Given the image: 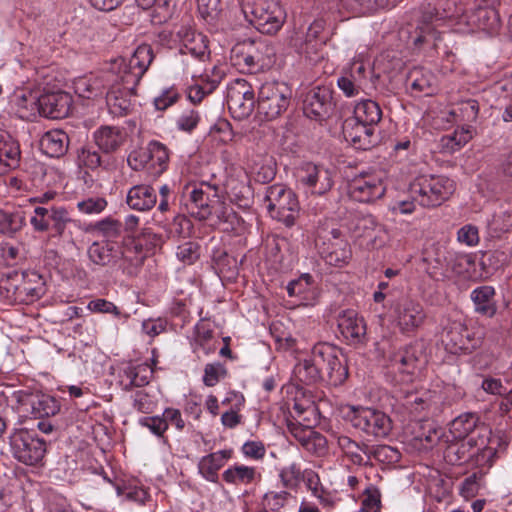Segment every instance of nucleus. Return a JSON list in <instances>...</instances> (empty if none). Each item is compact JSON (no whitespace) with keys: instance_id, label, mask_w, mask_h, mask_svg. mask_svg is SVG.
I'll use <instances>...</instances> for the list:
<instances>
[{"instance_id":"obj_47","label":"nucleus","mask_w":512,"mask_h":512,"mask_svg":"<svg viewBox=\"0 0 512 512\" xmlns=\"http://www.w3.org/2000/svg\"><path fill=\"white\" fill-rule=\"evenodd\" d=\"M446 261V270H450L456 275H462L474 263L471 255L459 252H449Z\"/></svg>"},{"instance_id":"obj_12","label":"nucleus","mask_w":512,"mask_h":512,"mask_svg":"<svg viewBox=\"0 0 512 512\" xmlns=\"http://www.w3.org/2000/svg\"><path fill=\"white\" fill-rule=\"evenodd\" d=\"M227 104L234 118L245 119L251 115L255 106L252 86L244 79H236L227 89Z\"/></svg>"},{"instance_id":"obj_34","label":"nucleus","mask_w":512,"mask_h":512,"mask_svg":"<svg viewBox=\"0 0 512 512\" xmlns=\"http://www.w3.org/2000/svg\"><path fill=\"white\" fill-rule=\"evenodd\" d=\"M418 14V29H420L421 33H430L434 22L440 21L448 16L445 9L442 8L441 2L422 4Z\"/></svg>"},{"instance_id":"obj_5","label":"nucleus","mask_w":512,"mask_h":512,"mask_svg":"<svg viewBox=\"0 0 512 512\" xmlns=\"http://www.w3.org/2000/svg\"><path fill=\"white\" fill-rule=\"evenodd\" d=\"M266 201L270 215L283 222L286 226H292L299 215V202L296 194L282 184H274L267 189Z\"/></svg>"},{"instance_id":"obj_3","label":"nucleus","mask_w":512,"mask_h":512,"mask_svg":"<svg viewBox=\"0 0 512 512\" xmlns=\"http://www.w3.org/2000/svg\"><path fill=\"white\" fill-rule=\"evenodd\" d=\"M153 50L150 45L142 44L136 48L133 55L126 60L119 57L108 64V75L125 80L129 86L138 85L144 73L153 60Z\"/></svg>"},{"instance_id":"obj_62","label":"nucleus","mask_w":512,"mask_h":512,"mask_svg":"<svg viewBox=\"0 0 512 512\" xmlns=\"http://www.w3.org/2000/svg\"><path fill=\"white\" fill-rule=\"evenodd\" d=\"M96 229L107 238H115L120 234L121 224L116 220L107 218L98 222Z\"/></svg>"},{"instance_id":"obj_57","label":"nucleus","mask_w":512,"mask_h":512,"mask_svg":"<svg viewBox=\"0 0 512 512\" xmlns=\"http://www.w3.org/2000/svg\"><path fill=\"white\" fill-rule=\"evenodd\" d=\"M481 477V474L473 473L463 481L460 488V494L465 499H471L478 494L480 488L479 481Z\"/></svg>"},{"instance_id":"obj_53","label":"nucleus","mask_w":512,"mask_h":512,"mask_svg":"<svg viewBox=\"0 0 512 512\" xmlns=\"http://www.w3.org/2000/svg\"><path fill=\"white\" fill-rule=\"evenodd\" d=\"M361 507L366 508L371 512H380L381 493L378 488L370 486L364 491V498L362 500Z\"/></svg>"},{"instance_id":"obj_21","label":"nucleus","mask_w":512,"mask_h":512,"mask_svg":"<svg viewBox=\"0 0 512 512\" xmlns=\"http://www.w3.org/2000/svg\"><path fill=\"white\" fill-rule=\"evenodd\" d=\"M113 77L108 75V67L98 74H89L74 81V90L82 98L92 99L103 94L107 84H111Z\"/></svg>"},{"instance_id":"obj_1","label":"nucleus","mask_w":512,"mask_h":512,"mask_svg":"<svg viewBox=\"0 0 512 512\" xmlns=\"http://www.w3.org/2000/svg\"><path fill=\"white\" fill-rule=\"evenodd\" d=\"M246 20L265 34L276 33L286 19V13L275 0H239Z\"/></svg>"},{"instance_id":"obj_4","label":"nucleus","mask_w":512,"mask_h":512,"mask_svg":"<svg viewBox=\"0 0 512 512\" xmlns=\"http://www.w3.org/2000/svg\"><path fill=\"white\" fill-rule=\"evenodd\" d=\"M345 418L354 428L376 438L386 437L392 429L388 415L369 407L348 406Z\"/></svg>"},{"instance_id":"obj_39","label":"nucleus","mask_w":512,"mask_h":512,"mask_svg":"<svg viewBox=\"0 0 512 512\" xmlns=\"http://www.w3.org/2000/svg\"><path fill=\"white\" fill-rule=\"evenodd\" d=\"M408 79L413 90L425 95H431L436 88V78L433 73L422 68L411 70Z\"/></svg>"},{"instance_id":"obj_6","label":"nucleus","mask_w":512,"mask_h":512,"mask_svg":"<svg viewBox=\"0 0 512 512\" xmlns=\"http://www.w3.org/2000/svg\"><path fill=\"white\" fill-rule=\"evenodd\" d=\"M291 88L284 82H266L258 94V113L266 120L279 117L290 104Z\"/></svg>"},{"instance_id":"obj_35","label":"nucleus","mask_w":512,"mask_h":512,"mask_svg":"<svg viewBox=\"0 0 512 512\" xmlns=\"http://www.w3.org/2000/svg\"><path fill=\"white\" fill-rule=\"evenodd\" d=\"M382 118V110L379 104L373 100L366 99L358 102L354 108V119L357 122L375 126Z\"/></svg>"},{"instance_id":"obj_63","label":"nucleus","mask_w":512,"mask_h":512,"mask_svg":"<svg viewBox=\"0 0 512 512\" xmlns=\"http://www.w3.org/2000/svg\"><path fill=\"white\" fill-rule=\"evenodd\" d=\"M287 495L288 493L285 491H269L263 497L264 505L270 508L272 511L279 510L284 506Z\"/></svg>"},{"instance_id":"obj_44","label":"nucleus","mask_w":512,"mask_h":512,"mask_svg":"<svg viewBox=\"0 0 512 512\" xmlns=\"http://www.w3.org/2000/svg\"><path fill=\"white\" fill-rule=\"evenodd\" d=\"M250 39L237 43L231 50V61L242 70H252V54Z\"/></svg>"},{"instance_id":"obj_10","label":"nucleus","mask_w":512,"mask_h":512,"mask_svg":"<svg viewBox=\"0 0 512 512\" xmlns=\"http://www.w3.org/2000/svg\"><path fill=\"white\" fill-rule=\"evenodd\" d=\"M482 340V329H469L460 322H452L442 336L446 350L452 354L471 352L481 345Z\"/></svg>"},{"instance_id":"obj_22","label":"nucleus","mask_w":512,"mask_h":512,"mask_svg":"<svg viewBox=\"0 0 512 512\" xmlns=\"http://www.w3.org/2000/svg\"><path fill=\"white\" fill-rule=\"evenodd\" d=\"M374 126H369L353 119L346 120L343 125V134L347 141L361 150H368L376 143Z\"/></svg>"},{"instance_id":"obj_52","label":"nucleus","mask_w":512,"mask_h":512,"mask_svg":"<svg viewBox=\"0 0 512 512\" xmlns=\"http://www.w3.org/2000/svg\"><path fill=\"white\" fill-rule=\"evenodd\" d=\"M226 369L220 363L207 364L204 369L203 382L206 386H215L220 379L226 376Z\"/></svg>"},{"instance_id":"obj_18","label":"nucleus","mask_w":512,"mask_h":512,"mask_svg":"<svg viewBox=\"0 0 512 512\" xmlns=\"http://www.w3.org/2000/svg\"><path fill=\"white\" fill-rule=\"evenodd\" d=\"M338 328L349 344L359 345L366 342V324L354 310H346L339 314Z\"/></svg>"},{"instance_id":"obj_51","label":"nucleus","mask_w":512,"mask_h":512,"mask_svg":"<svg viewBox=\"0 0 512 512\" xmlns=\"http://www.w3.org/2000/svg\"><path fill=\"white\" fill-rule=\"evenodd\" d=\"M337 84L339 89L345 94L347 97H355L362 90V85L360 84V79L350 76L347 72H345L338 80Z\"/></svg>"},{"instance_id":"obj_9","label":"nucleus","mask_w":512,"mask_h":512,"mask_svg":"<svg viewBox=\"0 0 512 512\" xmlns=\"http://www.w3.org/2000/svg\"><path fill=\"white\" fill-rule=\"evenodd\" d=\"M391 317L400 332L411 333L424 324L427 314L419 301L403 297L391 306Z\"/></svg>"},{"instance_id":"obj_40","label":"nucleus","mask_w":512,"mask_h":512,"mask_svg":"<svg viewBox=\"0 0 512 512\" xmlns=\"http://www.w3.org/2000/svg\"><path fill=\"white\" fill-rule=\"evenodd\" d=\"M400 0H341L343 5L353 13L364 14L378 8L395 6Z\"/></svg>"},{"instance_id":"obj_14","label":"nucleus","mask_w":512,"mask_h":512,"mask_svg":"<svg viewBox=\"0 0 512 512\" xmlns=\"http://www.w3.org/2000/svg\"><path fill=\"white\" fill-rule=\"evenodd\" d=\"M298 181L312 194L323 195L333 186L331 172L323 166L308 163L298 172Z\"/></svg>"},{"instance_id":"obj_37","label":"nucleus","mask_w":512,"mask_h":512,"mask_svg":"<svg viewBox=\"0 0 512 512\" xmlns=\"http://www.w3.org/2000/svg\"><path fill=\"white\" fill-rule=\"evenodd\" d=\"M18 295L26 303H32L41 298L45 293V284L40 275L31 273L21 286L17 288Z\"/></svg>"},{"instance_id":"obj_64","label":"nucleus","mask_w":512,"mask_h":512,"mask_svg":"<svg viewBox=\"0 0 512 512\" xmlns=\"http://www.w3.org/2000/svg\"><path fill=\"white\" fill-rule=\"evenodd\" d=\"M312 277L309 274L301 276L298 280L291 281L287 286L290 296H298L306 292L311 285Z\"/></svg>"},{"instance_id":"obj_19","label":"nucleus","mask_w":512,"mask_h":512,"mask_svg":"<svg viewBox=\"0 0 512 512\" xmlns=\"http://www.w3.org/2000/svg\"><path fill=\"white\" fill-rule=\"evenodd\" d=\"M212 187L209 184H201L199 187L193 186L189 191L191 201V213L200 220L208 219L212 215V209L215 204L221 206L220 200L217 198L216 189H214L213 199L210 198Z\"/></svg>"},{"instance_id":"obj_41","label":"nucleus","mask_w":512,"mask_h":512,"mask_svg":"<svg viewBox=\"0 0 512 512\" xmlns=\"http://www.w3.org/2000/svg\"><path fill=\"white\" fill-rule=\"evenodd\" d=\"M478 417L473 413H465L455 418L450 425V433L454 440L466 438L476 427Z\"/></svg>"},{"instance_id":"obj_45","label":"nucleus","mask_w":512,"mask_h":512,"mask_svg":"<svg viewBox=\"0 0 512 512\" xmlns=\"http://www.w3.org/2000/svg\"><path fill=\"white\" fill-rule=\"evenodd\" d=\"M256 471L253 467L235 465L223 473V479L234 485L249 484L255 478Z\"/></svg>"},{"instance_id":"obj_31","label":"nucleus","mask_w":512,"mask_h":512,"mask_svg":"<svg viewBox=\"0 0 512 512\" xmlns=\"http://www.w3.org/2000/svg\"><path fill=\"white\" fill-rule=\"evenodd\" d=\"M230 456L231 452L228 450H221L204 456L198 465L200 473L208 481L216 482L218 479V471Z\"/></svg>"},{"instance_id":"obj_46","label":"nucleus","mask_w":512,"mask_h":512,"mask_svg":"<svg viewBox=\"0 0 512 512\" xmlns=\"http://www.w3.org/2000/svg\"><path fill=\"white\" fill-rule=\"evenodd\" d=\"M474 134L475 129L472 126H462L452 134L444 136L442 142L445 147L451 151H455L468 143L473 138Z\"/></svg>"},{"instance_id":"obj_59","label":"nucleus","mask_w":512,"mask_h":512,"mask_svg":"<svg viewBox=\"0 0 512 512\" xmlns=\"http://www.w3.org/2000/svg\"><path fill=\"white\" fill-rule=\"evenodd\" d=\"M325 40H316L314 42L304 41L301 46V52L312 62H318L322 57V50Z\"/></svg>"},{"instance_id":"obj_24","label":"nucleus","mask_w":512,"mask_h":512,"mask_svg":"<svg viewBox=\"0 0 512 512\" xmlns=\"http://www.w3.org/2000/svg\"><path fill=\"white\" fill-rule=\"evenodd\" d=\"M20 158L19 143L8 133L0 132V175L17 168Z\"/></svg>"},{"instance_id":"obj_17","label":"nucleus","mask_w":512,"mask_h":512,"mask_svg":"<svg viewBox=\"0 0 512 512\" xmlns=\"http://www.w3.org/2000/svg\"><path fill=\"white\" fill-rule=\"evenodd\" d=\"M176 37L182 44L181 52L183 54H190L201 61L209 58L210 51L206 36L197 33L191 26H180L176 31Z\"/></svg>"},{"instance_id":"obj_29","label":"nucleus","mask_w":512,"mask_h":512,"mask_svg":"<svg viewBox=\"0 0 512 512\" xmlns=\"http://www.w3.org/2000/svg\"><path fill=\"white\" fill-rule=\"evenodd\" d=\"M153 375V369L147 363L129 364L123 370L121 383L126 390L133 387H142L149 383Z\"/></svg>"},{"instance_id":"obj_56","label":"nucleus","mask_w":512,"mask_h":512,"mask_svg":"<svg viewBox=\"0 0 512 512\" xmlns=\"http://www.w3.org/2000/svg\"><path fill=\"white\" fill-rule=\"evenodd\" d=\"M79 164L89 169H96L101 165V157L96 150L83 147L78 154Z\"/></svg>"},{"instance_id":"obj_2","label":"nucleus","mask_w":512,"mask_h":512,"mask_svg":"<svg viewBox=\"0 0 512 512\" xmlns=\"http://www.w3.org/2000/svg\"><path fill=\"white\" fill-rule=\"evenodd\" d=\"M412 199L423 207H437L455 191V183L443 175H421L410 184Z\"/></svg>"},{"instance_id":"obj_20","label":"nucleus","mask_w":512,"mask_h":512,"mask_svg":"<svg viewBox=\"0 0 512 512\" xmlns=\"http://www.w3.org/2000/svg\"><path fill=\"white\" fill-rule=\"evenodd\" d=\"M40 114L51 119H62L69 115L71 96L66 92H54L42 95L38 99Z\"/></svg>"},{"instance_id":"obj_48","label":"nucleus","mask_w":512,"mask_h":512,"mask_svg":"<svg viewBox=\"0 0 512 512\" xmlns=\"http://www.w3.org/2000/svg\"><path fill=\"white\" fill-rule=\"evenodd\" d=\"M51 219L52 207L38 206L34 209V215L30 218V223L36 232H46L51 227Z\"/></svg>"},{"instance_id":"obj_25","label":"nucleus","mask_w":512,"mask_h":512,"mask_svg":"<svg viewBox=\"0 0 512 512\" xmlns=\"http://www.w3.org/2000/svg\"><path fill=\"white\" fill-rule=\"evenodd\" d=\"M23 407H29L35 418L54 416L59 411V404L50 395L35 393L29 394L22 400Z\"/></svg>"},{"instance_id":"obj_16","label":"nucleus","mask_w":512,"mask_h":512,"mask_svg":"<svg viewBox=\"0 0 512 512\" xmlns=\"http://www.w3.org/2000/svg\"><path fill=\"white\" fill-rule=\"evenodd\" d=\"M382 179L376 175H363L354 178L349 192L353 199L363 203L373 202L385 194Z\"/></svg>"},{"instance_id":"obj_54","label":"nucleus","mask_w":512,"mask_h":512,"mask_svg":"<svg viewBox=\"0 0 512 512\" xmlns=\"http://www.w3.org/2000/svg\"><path fill=\"white\" fill-rule=\"evenodd\" d=\"M198 12L205 20H214L220 13V0H197Z\"/></svg>"},{"instance_id":"obj_49","label":"nucleus","mask_w":512,"mask_h":512,"mask_svg":"<svg viewBox=\"0 0 512 512\" xmlns=\"http://www.w3.org/2000/svg\"><path fill=\"white\" fill-rule=\"evenodd\" d=\"M217 85L218 82L216 80L191 85L188 88V98L194 104L200 103L206 95L215 90Z\"/></svg>"},{"instance_id":"obj_8","label":"nucleus","mask_w":512,"mask_h":512,"mask_svg":"<svg viewBox=\"0 0 512 512\" xmlns=\"http://www.w3.org/2000/svg\"><path fill=\"white\" fill-rule=\"evenodd\" d=\"M313 355L316 365L322 374H326L327 381L332 385L342 384L348 377V368L343 363V354L336 346L320 343L314 346Z\"/></svg>"},{"instance_id":"obj_23","label":"nucleus","mask_w":512,"mask_h":512,"mask_svg":"<svg viewBox=\"0 0 512 512\" xmlns=\"http://www.w3.org/2000/svg\"><path fill=\"white\" fill-rule=\"evenodd\" d=\"M332 109L331 93L326 88L311 90L304 100V113L312 118H324Z\"/></svg>"},{"instance_id":"obj_28","label":"nucleus","mask_w":512,"mask_h":512,"mask_svg":"<svg viewBox=\"0 0 512 512\" xmlns=\"http://www.w3.org/2000/svg\"><path fill=\"white\" fill-rule=\"evenodd\" d=\"M157 202L155 190L148 185H136L127 194V204L130 208L138 211L152 209Z\"/></svg>"},{"instance_id":"obj_61","label":"nucleus","mask_w":512,"mask_h":512,"mask_svg":"<svg viewBox=\"0 0 512 512\" xmlns=\"http://www.w3.org/2000/svg\"><path fill=\"white\" fill-rule=\"evenodd\" d=\"M87 308L94 313H107L114 314L116 316L120 315V311L114 303L106 300V299H95L91 300L88 303Z\"/></svg>"},{"instance_id":"obj_11","label":"nucleus","mask_w":512,"mask_h":512,"mask_svg":"<svg viewBox=\"0 0 512 512\" xmlns=\"http://www.w3.org/2000/svg\"><path fill=\"white\" fill-rule=\"evenodd\" d=\"M10 445L14 457L26 465L39 463L46 453V442L23 429L11 435Z\"/></svg>"},{"instance_id":"obj_32","label":"nucleus","mask_w":512,"mask_h":512,"mask_svg":"<svg viewBox=\"0 0 512 512\" xmlns=\"http://www.w3.org/2000/svg\"><path fill=\"white\" fill-rule=\"evenodd\" d=\"M40 145L48 156L60 157L67 150L68 136L61 130L48 131L42 136Z\"/></svg>"},{"instance_id":"obj_26","label":"nucleus","mask_w":512,"mask_h":512,"mask_svg":"<svg viewBox=\"0 0 512 512\" xmlns=\"http://www.w3.org/2000/svg\"><path fill=\"white\" fill-rule=\"evenodd\" d=\"M93 137L97 147L104 153L115 152L126 139L125 133L115 126H101L94 132Z\"/></svg>"},{"instance_id":"obj_43","label":"nucleus","mask_w":512,"mask_h":512,"mask_svg":"<svg viewBox=\"0 0 512 512\" xmlns=\"http://www.w3.org/2000/svg\"><path fill=\"white\" fill-rule=\"evenodd\" d=\"M450 114L461 122H475L479 114V103L475 99L462 100L453 107Z\"/></svg>"},{"instance_id":"obj_58","label":"nucleus","mask_w":512,"mask_h":512,"mask_svg":"<svg viewBox=\"0 0 512 512\" xmlns=\"http://www.w3.org/2000/svg\"><path fill=\"white\" fill-rule=\"evenodd\" d=\"M139 423L157 436H162L168 428L167 420L163 416L143 417Z\"/></svg>"},{"instance_id":"obj_60","label":"nucleus","mask_w":512,"mask_h":512,"mask_svg":"<svg viewBox=\"0 0 512 512\" xmlns=\"http://www.w3.org/2000/svg\"><path fill=\"white\" fill-rule=\"evenodd\" d=\"M457 239L460 243L467 246H475L479 243V233L477 227L473 225H465L459 229Z\"/></svg>"},{"instance_id":"obj_55","label":"nucleus","mask_w":512,"mask_h":512,"mask_svg":"<svg viewBox=\"0 0 512 512\" xmlns=\"http://www.w3.org/2000/svg\"><path fill=\"white\" fill-rule=\"evenodd\" d=\"M106 206V200L101 197L88 198L77 203L78 210L84 214L100 213Z\"/></svg>"},{"instance_id":"obj_15","label":"nucleus","mask_w":512,"mask_h":512,"mask_svg":"<svg viewBox=\"0 0 512 512\" xmlns=\"http://www.w3.org/2000/svg\"><path fill=\"white\" fill-rule=\"evenodd\" d=\"M340 235L341 232L336 228L331 230L322 229L318 232V239L330 241L332 237L334 240L329 244L324 241L321 248V254L329 265L339 266L346 263L350 258L351 253L348 244L340 239Z\"/></svg>"},{"instance_id":"obj_7","label":"nucleus","mask_w":512,"mask_h":512,"mask_svg":"<svg viewBox=\"0 0 512 512\" xmlns=\"http://www.w3.org/2000/svg\"><path fill=\"white\" fill-rule=\"evenodd\" d=\"M127 161L133 170L147 168L153 176L158 177L167 168L169 152L164 144L153 140L146 147L132 151Z\"/></svg>"},{"instance_id":"obj_38","label":"nucleus","mask_w":512,"mask_h":512,"mask_svg":"<svg viewBox=\"0 0 512 512\" xmlns=\"http://www.w3.org/2000/svg\"><path fill=\"white\" fill-rule=\"evenodd\" d=\"M252 70L257 71L269 67L274 62L275 51L264 41L251 40Z\"/></svg>"},{"instance_id":"obj_36","label":"nucleus","mask_w":512,"mask_h":512,"mask_svg":"<svg viewBox=\"0 0 512 512\" xmlns=\"http://www.w3.org/2000/svg\"><path fill=\"white\" fill-rule=\"evenodd\" d=\"M293 373L294 377L304 384H314L324 379L319 365H316L313 354L310 359L299 361L295 365Z\"/></svg>"},{"instance_id":"obj_13","label":"nucleus","mask_w":512,"mask_h":512,"mask_svg":"<svg viewBox=\"0 0 512 512\" xmlns=\"http://www.w3.org/2000/svg\"><path fill=\"white\" fill-rule=\"evenodd\" d=\"M136 87L137 85L130 87L125 80L113 77L106 95V102L111 114L123 116L131 110V98L135 95Z\"/></svg>"},{"instance_id":"obj_50","label":"nucleus","mask_w":512,"mask_h":512,"mask_svg":"<svg viewBox=\"0 0 512 512\" xmlns=\"http://www.w3.org/2000/svg\"><path fill=\"white\" fill-rule=\"evenodd\" d=\"M71 222L68 211L63 207H52L51 229L55 235L62 236L67 224Z\"/></svg>"},{"instance_id":"obj_42","label":"nucleus","mask_w":512,"mask_h":512,"mask_svg":"<svg viewBox=\"0 0 512 512\" xmlns=\"http://www.w3.org/2000/svg\"><path fill=\"white\" fill-rule=\"evenodd\" d=\"M26 223V217L23 211L15 210L12 212L0 209V232L15 234L20 231Z\"/></svg>"},{"instance_id":"obj_33","label":"nucleus","mask_w":512,"mask_h":512,"mask_svg":"<svg viewBox=\"0 0 512 512\" xmlns=\"http://www.w3.org/2000/svg\"><path fill=\"white\" fill-rule=\"evenodd\" d=\"M494 297L495 290L491 286H482L475 289L471 294V298L474 302L476 312L488 317L494 316L497 311Z\"/></svg>"},{"instance_id":"obj_30","label":"nucleus","mask_w":512,"mask_h":512,"mask_svg":"<svg viewBox=\"0 0 512 512\" xmlns=\"http://www.w3.org/2000/svg\"><path fill=\"white\" fill-rule=\"evenodd\" d=\"M419 361L416 346L410 345L389 357V368L404 374H412Z\"/></svg>"},{"instance_id":"obj_27","label":"nucleus","mask_w":512,"mask_h":512,"mask_svg":"<svg viewBox=\"0 0 512 512\" xmlns=\"http://www.w3.org/2000/svg\"><path fill=\"white\" fill-rule=\"evenodd\" d=\"M88 255L97 265H114L122 256L120 247L112 242H94L88 249Z\"/></svg>"}]
</instances>
